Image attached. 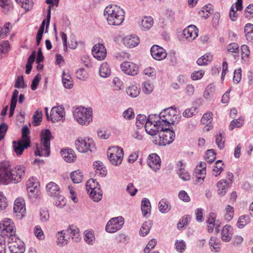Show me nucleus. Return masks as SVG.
Listing matches in <instances>:
<instances>
[{
    "label": "nucleus",
    "instance_id": "obj_1",
    "mask_svg": "<svg viewBox=\"0 0 253 253\" xmlns=\"http://www.w3.org/2000/svg\"><path fill=\"white\" fill-rule=\"evenodd\" d=\"M25 168L22 165L11 168L10 163L4 161L0 163V182L3 185L17 183L25 175Z\"/></svg>",
    "mask_w": 253,
    "mask_h": 253
},
{
    "label": "nucleus",
    "instance_id": "obj_2",
    "mask_svg": "<svg viewBox=\"0 0 253 253\" xmlns=\"http://www.w3.org/2000/svg\"><path fill=\"white\" fill-rule=\"evenodd\" d=\"M125 14L124 10L116 5H108L104 11V15L110 25H121L124 21Z\"/></svg>",
    "mask_w": 253,
    "mask_h": 253
},
{
    "label": "nucleus",
    "instance_id": "obj_3",
    "mask_svg": "<svg viewBox=\"0 0 253 253\" xmlns=\"http://www.w3.org/2000/svg\"><path fill=\"white\" fill-rule=\"evenodd\" d=\"M51 138L52 134L49 129H46L41 132V145L40 147L37 146V149L35 151V156L48 157L49 155Z\"/></svg>",
    "mask_w": 253,
    "mask_h": 253
},
{
    "label": "nucleus",
    "instance_id": "obj_4",
    "mask_svg": "<svg viewBox=\"0 0 253 253\" xmlns=\"http://www.w3.org/2000/svg\"><path fill=\"white\" fill-rule=\"evenodd\" d=\"M73 116L81 125L88 126L92 121V110L90 107H78L74 110Z\"/></svg>",
    "mask_w": 253,
    "mask_h": 253
},
{
    "label": "nucleus",
    "instance_id": "obj_5",
    "mask_svg": "<svg viewBox=\"0 0 253 253\" xmlns=\"http://www.w3.org/2000/svg\"><path fill=\"white\" fill-rule=\"evenodd\" d=\"M180 117L179 114V110L173 106L164 109L160 113L161 121L165 126H169L170 124H177Z\"/></svg>",
    "mask_w": 253,
    "mask_h": 253
},
{
    "label": "nucleus",
    "instance_id": "obj_6",
    "mask_svg": "<svg viewBox=\"0 0 253 253\" xmlns=\"http://www.w3.org/2000/svg\"><path fill=\"white\" fill-rule=\"evenodd\" d=\"M107 154L111 164L118 166L122 164L124 155L122 148L118 146L110 147L108 148Z\"/></svg>",
    "mask_w": 253,
    "mask_h": 253
},
{
    "label": "nucleus",
    "instance_id": "obj_7",
    "mask_svg": "<svg viewBox=\"0 0 253 253\" xmlns=\"http://www.w3.org/2000/svg\"><path fill=\"white\" fill-rule=\"evenodd\" d=\"M8 245L11 253H24L25 244L16 235H12L8 238Z\"/></svg>",
    "mask_w": 253,
    "mask_h": 253
},
{
    "label": "nucleus",
    "instance_id": "obj_8",
    "mask_svg": "<svg viewBox=\"0 0 253 253\" xmlns=\"http://www.w3.org/2000/svg\"><path fill=\"white\" fill-rule=\"evenodd\" d=\"M175 136V132L173 129H170L169 126H164L163 130H161L159 134V145L165 146L171 143L174 141Z\"/></svg>",
    "mask_w": 253,
    "mask_h": 253
},
{
    "label": "nucleus",
    "instance_id": "obj_9",
    "mask_svg": "<svg viewBox=\"0 0 253 253\" xmlns=\"http://www.w3.org/2000/svg\"><path fill=\"white\" fill-rule=\"evenodd\" d=\"M75 146L77 150L81 153H85L89 151L92 152L94 148L92 139L89 138H78L75 141Z\"/></svg>",
    "mask_w": 253,
    "mask_h": 253
},
{
    "label": "nucleus",
    "instance_id": "obj_10",
    "mask_svg": "<svg viewBox=\"0 0 253 253\" xmlns=\"http://www.w3.org/2000/svg\"><path fill=\"white\" fill-rule=\"evenodd\" d=\"M15 227L13 221L8 218H4L0 223V231L1 235L9 237L12 235H16Z\"/></svg>",
    "mask_w": 253,
    "mask_h": 253
},
{
    "label": "nucleus",
    "instance_id": "obj_11",
    "mask_svg": "<svg viewBox=\"0 0 253 253\" xmlns=\"http://www.w3.org/2000/svg\"><path fill=\"white\" fill-rule=\"evenodd\" d=\"M124 224V219L122 216L111 218L107 223L105 227L106 232L113 233L120 230Z\"/></svg>",
    "mask_w": 253,
    "mask_h": 253
},
{
    "label": "nucleus",
    "instance_id": "obj_12",
    "mask_svg": "<svg viewBox=\"0 0 253 253\" xmlns=\"http://www.w3.org/2000/svg\"><path fill=\"white\" fill-rule=\"evenodd\" d=\"M39 183L36 177H30L28 180L26 184L27 190L29 198L31 200H34L37 198L39 193Z\"/></svg>",
    "mask_w": 253,
    "mask_h": 253
},
{
    "label": "nucleus",
    "instance_id": "obj_13",
    "mask_svg": "<svg viewBox=\"0 0 253 253\" xmlns=\"http://www.w3.org/2000/svg\"><path fill=\"white\" fill-rule=\"evenodd\" d=\"M120 67L122 71L128 75L134 76L138 73V66L133 62H124L121 64Z\"/></svg>",
    "mask_w": 253,
    "mask_h": 253
},
{
    "label": "nucleus",
    "instance_id": "obj_14",
    "mask_svg": "<svg viewBox=\"0 0 253 253\" xmlns=\"http://www.w3.org/2000/svg\"><path fill=\"white\" fill-rule=\"evenodd\" d=\"M65 111L62 106L53 107L50 111V118L53 123L57 122L64 119Z\"/></svg>",
    "mask_w": 253,
    "mask_h": 253
},
{
    "label": "nucleus",
    "instance_id": "obj_15",
    "mask_svg": "<svg viewBox=\"0 0 253 253\" xmlns=\"http://www.w3.org/2000/svg\"><path fill=\"white\" fill-rule=\"evenodd\" d=\"M164 125L161 122L158 121L156 123L152 124L150 122H146L144 125L147 133L151 135H155L163 130Z\"/></svg>",
    "mask_w": 253,
    "mask_h": 253
},
{
    "label": "nucleus",
    "instance_id": "obj_16",
    "mask_svg": "<svg viewBox=\"0 0 253 253\" xmlns=\"http://www.w3.org/2000/svg\"><path fill=\"white\" fill-rule=\"evenodd\" d=\"M92 54L93 57L98 60H102L106 56V49L103 44L97 43L92 47Z\"/></svg>",
    "mask_w": 253,
    "mask_h": 253
},
{
    "label": "nucleus",
    "instance_id": "obj_17",
    "mask_svg": "<svg viewBox=\"0 0 253 253\" xmlns=\"http://www.w3.org/2000/svg\"><path fill=\"white\" fill-rule=\"evenodd\" d=\"M150 52L153 58L159 61L164 59L167 55L165 49L157 45H154L151 47Z\"/></svg>",
    "mask_w": 253,
    "mask_h": 253
},
{
    "label": "nucleus",
    "instance_id": "obj_18",
    "mask_svg": "<svg viewBox=\"0 0 253 253\" xmlns=\"http://www.w3.org/2000/svg\"><path fill=\"white\" fill-rule=\"evenodd\" d=\"M147 163L148 166L154 171L160 169L161 160L160 157L156 153H152L148 156Z\"/></svg>",
    "mask_w": 253,
    "mask_h": 253
},
{
    "label": "nucleus",
    "instance_id": "obj_19",
    "mask_svg": "<svg viewBox=\"0 0 253 253\" xmlns=\"http://www.w3.org/2000/svg\"><path fill=\"white\" fill-rule=\"evenodd\" d=\"M183 36L189 41H193L198 35V29L196 26L191 25L185 28L183 31Z\"/></svg>",
    "mask_w": 253,
    "mask_h": 253
},
{
    "label": "nucleus",
    "instance_id": "obj_20",
    "mask_svg": "<svg viewBox=\"0 0 253 253\" xmlns=\"http://www.w3.org/2000/svg\"><path fill=\"white\" fill-rule=\"evenodd\" d=\"M30 145V143L26 142L22 140H19L17 141H13V147L15 153L17 156L22 154L25 149L27 148Z\"/></svg>",
    "mask_w": 253,
    "mask_h": 253
},
{
    "label": "nucleus",
    "instance_id": "obj_21",
    "mask_svg": "<svg viewBox=\"0 0 253 253\" xmlns=\"http://www.w3.org/2000/svg\"><path fill=\"white\" fill-rule=\"evenodd\" d=\"M61 155L64 160L67 163H72L75 161L76 158V155L74 151L70 148H66L61 150Z\"/></svg>",
    "mask_w": 253,
    "mask_h": 253
},
{
    "label": "nucleus",
    "instance_id": "obj_22",
    "mask_svg": "<svg viewBox=\"0 0 253 253\" xmlns=\"http://www.w3.org/2000/svg\"><path fill=\"white\" fill-rule=\"evenodd\" d=\"M233 234V229L231 226L227 224L221 230V238L224 242H229Z\"/></svg>",
    "mask_w": 253,
    "mask_h": 253
},
{
    "label": "nucleus",
    "instance_id": "obj_23",
    "mask_svg": "<svg viewBox=\"0 0 253 253\" xmlns=\"http://www.w3.org/2000/svg\"><path fill=\"white\" fill-rule=\"evenodd\" d=\"M125 45L128 48L137 46L139 43V40L136 35L127 36L123 39Z\"/></svg>",
    "mask_w": 253,
    "mask_h": 253
},
{
    "label": "nucleus",
    "instance_id": "obj_24",
    "mask_svg": "<svg viewBox=\"0 0 253 253\" xmlns=\"http://www.w3.org/2000/svg\"><path fill=\"white\" fill-rule=\"evenodd\" d=\"M13 210L14 212L19 213V216L23 217L25 213L26 208L24 201L21 198H17L14 202Z\"/></svg>",
    "mask_w": 253,
    "mask_h": 253
},
{
    "label": "nucleus",
    "instance_id": "obj_25",
    "mask_svg": "<svg viewBox=\"0 0 253 253\" xmlns=\"http://www.w3.org/2000/svg\"><path fill=\"white\" fill-rule=\"evenodd\" d=\"M231 184L227 180H220L217 184V194L220 196H223L227 192V189L230 186Z\"/></svg>",
    "mask_w": 253,
    "mask_h": 253
},
{
    "label": "nucleus",
    "instance_id": "obj_26",
    "mask_svg": "<svg viewBox=\"0 0 253 253\" xmlns=\"http://www.w3.org/2000/svg\"><path fill=\"white\" fill-rule=\"evenodd\" d=\"M46 189L49 194L51 196H59V194H60L58 185L53 182L48 183L46 186Z\"/></svg>",
    "mask_w": 253,
    "mask_h": 253
},
{
    "label": "nucleus",
    "instance_id": "obj_27",
    "mask_svg": "<svg viewBox=\"0 0 253 253\" xmlns=\"http://www.w3.org/2000/svg\"><path fill=\"white\" fill-rule=\"evenodd\" d=\"M67 231L66 230H63L56 233V244L58 246L63 247L68 244V240L65 237Z\"/></svg>",
    "mask_w": 253,
    "mask_h": 253
},
{
    "label": "nucleus",
    "instance_id": "obj_28",
    "mask_svg": "<svg viewBox=\"0 0 253 253\" xmlns=\"http://www.w3.org/2000/svg\"><path fill=\"white\" fill-rule=\"evenodd\" d=\"M140 87L138 84H131L126 88L127 94L132 98L137 97L140 93Z\"/></svg>",
    "mask_w": 253,
    "mask_h": 253
},
{
    "label": "nucleus",
    "instance_id": "obj_29",
    "mask_svg": "<svg viewBox=\"0 0 253 253\" xmlns=\"http://www.w3.org/2000/svg\"><path fill=\"white\" fill-rule=\"evenodd\" d=\"M67 231V234H70V236L75 241L78 242L80 240V234L79 229L75 225H71L69 226Z\"/></svg>",
    "mask_w": 253,
    "mask_h": 253
},
{
    "label": "nucleus",
    "instance_id": "obj_30",
    "mask_svg": "<svg viewBox=\"0 0 253 253\" xmlns=\"http://www.w3.org/2000/svg\"><path fill=\"white\" fill-rule=\"evenodd\" d=\"M0 6L4 14H7L13 9V3L11 0H0Z\"/></svg>",
    "mask_w": 253,
    "mask_h": 253
},
{
    "label": "nucleus",
    "instance_id": "obj_31",
    "mask_svg": "<svg viewBox=\"0 0 253 253\" xmlns=\"http://www.w3.org/2000/svg\"><path fill=\"white\" fill-rule=\"evenodd\" d=\"M141 206L142 212L144 216L150 214L151 206L149 199L143 198L141 201Z\"/></svg>",
    "mask_w": 253,
    "mask_h": 253
},
{
    "label": "nucleus",
    "instance_id": "obj_32",
    "mask_svg": "<svg viewBox=\"0 0 253 253\" xmlns=\"http://www.w3.org/2000/svg\"><path fill=\"white\" fill-rule=\"evenodd\" d=\"M62 83L64 86L67 89H71L73 86V80L70 75L64 72L62 74Z\"/></svg>",
    "mask_w": 253,
    "mask_h": 253
},
{
    "label": "nucleus",
    "instance_id": "obj_33",
    "mask_svg": "<svg viewBox=\"0 0 253 253\" xmlns=\"http://www.w3.org/2000/svg\"><path fill=\"white\" fill-rule=\"evenodd\" d=\"M99 75L102 78H107L111 75L110 66L107 63H103L99 68Z\"/></svg>",
    "mask_w": 253,
    "mask_h": 253
},
{
    "label": "nucleus",
    "instance_id": "obj_34",
    "mask_svg": "<svg viewBox=\"0 0 253 253\" xmlns=\"http://www.w3.org/2000/svg\"><path fill=\"white\" fill-rule=\"evenodd\" d=\"M84 241L88 244L92 245L95 243V236L94 231L92 230H86L84 232Z\"/></svg>",
    "mask_w": 253,
    "mask_h": 253
},
{
    "label": "nucleus",
    "instance_id": "obj_35",
    "mask_svg": "<svg viewBox=\"0 0 253 253\" xmlns=\"http://www.w3.org/2000/svg\"><path fill=\"white\" fill-rule=\"evenodd\" d=\"M159 209L162 213H167L171 209L170 204L166 199H162L159 203Z\"/></svg>",
    "mask_w": 253,
    "mask_h": 253
},
{
    "label": "nucleus",
    "instance_id": "obj_36",
    "mask_svg": "<svg viewBox=\"0 0 253 253\" xmlns=\"http://www.w3.org/2000/svg\"><path fill=\"white\" fill-rule=\"evenodd\" d=\"M151 226L152 222L151 221L144 222L140 229L139 235L142 237L146 236L149 233Z\"/></svg>",
    "mask_w": 253,
    "mask_h": 253
},
{
    "label": "nucleus",
    "instance_id": "obj_37",
    "mask_svg": "<svg viewBox=\"0 0 253 253\" xmlns=\"http://www.w3.org/2000/svg\"><path fill=\"white\" fill-rule=\"evenodd\" d=\"M96 189H100V187L95 179H90L86 182V189L87 192L95 190Z\"/></svg>",
    "mask_w": 253,
    "mask_h": 253
},
{
    "label": "nucleus",
    "instance_id": "obj_38",
    "mask_svg": "<svg viewBox=\"0 0 253 253\" xmlns=\"http://www.w3.org/2000/svg\"><path fill=\"white\" fill-rule=\"evenodd\" d=\"M212 59V56L211 53H206L197 60V63L200 66L206 65L208 62L211 61Z\"/></svg>",
    "mask_w": 253,
    "mask_h": 253
},
{
    "label": "nucleus",
    "instance_id": "obj_39",
    "mask_svg": "<svg viewBox=\"0 0 253 253\" xmlns=\"http://www.w3.org/2000/svg\"><path fill=\"white\" fill-rule=\"evenodd\" d=\"M209 245L212 252H218L219 251L220 243L216 238L214 237H211L209 241Z\"/></svg>",
    "mask_w": 253,
    "mask_h": 253
},
{
    "label": "nucleus",
    "instance_id": "obj_40",
    "mask_svg": "<svg viewBox=\"0 0 253 253\" xmlns=\"http://www.w3.org/2000/svg\"><path fill=\"white\" fill-rule=\"evenodd\" d=\"M89 196L93 201L98 202L102 198V192L100 189H96L95 190L88 192Z\"/></svg>",
    "mask_w": 253,
    "mask_h": 253
},
{
    "label": "nucleus",
    "instance_id": "obj_41",
    "mask_svg": "<svg viewBox=\"0 0 253 253\" xmlns=\"http://www.w3.org/2000/svg\"><path fill=\"white\" fill-rule=\"evenodd\" d=\"M153 19L151 16L145 17L141 21L142 28L144 30L150 29L153 25Z\"/></svg>",
    "mask_w": 253,
    "mask_h": 253
},
{
    "label": "nucleus",
    "instance_id": "obj_42",
    "mask_svg": "<svg viewBox=\"0 0 253 253\" xmlns=\"http://www.w3.org/2000/svg\"><path fill=\"white\" fill-rule=\"evenodd\" d=\"M244 119L243 117H240L237 119L232 120L229 125V129L230 130H233L235 128L241 127L244 124Z\"/></svg>",
    "mask_w": 253,
    "mask_h": 253
},
{
    "label": "nucleus",
    "instance_id": "obj_43",
    "mask_svg": "<svg viewBox=\"0 0 253 253\" xmlns=\"http://www.w3.org/2000/svg\"><path fill=\"white\" fill-rule=\"evenodd\" d=\"M206 172V169H200L199 167H196L194 170V174L198 179V182L200 183H203L205 177V175Z\"/></svg>",
    "mask_w": 253,
    "mask_h": 253
},
{
    "label": "nucleus",
    "instance_id": "obj_44",
    "mask_svg": "<svg viewBox=\"0 0 253 253\" xmlns=\"http://www.w3.org/2000/svg\"><path fill=\"white\" fill-rule=\"evenodd\" d=\"M250 222V218L249 215H241L238 219L237 226L239 228L242 229Z\"/></svg>",
    "mask_w": 253,
    "mask_h": 253
},
{
    "label": "nucleus",
    "instance_id": "obj_45",
    "mask_svg": "<svg viewBox=\"0 0 253 253\" xmlns=\"http://www.w3.org/2000/svg\"><path fill=\"white\" fill-rule=\"evenodd\" d=\"M71 178L74 183H79L83 180V175L80 170H76L71 173Z\"/></svg>",
    "mask_w": 253,
    "mask_h": 253
},
{
    "label": "nucleus",
    "instance_id": "obj_46",
    "mask_svg": "<svg viewBox=\"0 0 253 253\" xmlns=\"http://www.w3.org/2000/svg\"><path fill=\"white\" fill-rule=\"evenodd\" d=\"M215 91V86L211 84L208 85L204 92V97L206 99H209L212 97Z\"/></svg>",
    "mask_w": 253,
    "mask_h": 253
},
{
    "label": "nucleus",
    "instance_id": "obj_47",
    "mask_svg": "<svg viewBox=\"0 0 253 253\" xmlns=\"http://www.w3.org/2000/svg\"><path fill=\"white\" fill-rule=\"evenodd\" d=\"M93 167L96 169V172L98 173V171H100V174L102 176H105L106 174V171L105 170V167H104L103 163L99 161H95L93 163Z\"/></svg>",
    "mask_w": 253,
    "mask_h": 253
},
{
    "label": "nucleus",
    "instance_id": "obj_48",
    "mask_svg": "<svg viewBox=\"0 0 253 253\" xmlns=\"http://www.w3.org/2000/svg\"><path fill=\"white\" fill-rule=\"evenodd\" d=\"M213 114L211 112H207L205 113L201 118V122L203 124H205L207 126L211 124L212 121Z\"/></svg>",
    "mask_w": 253,
    "mask_h": 253
},
{
    "label": "nucleus",
    "instance_id": "obj_49",
    "mask_svg": "<svg viewBox=\"0 0 253 253\" xmlns=\"http://www.w3.org/2000/svg\"><path fill=\"white\" fill-rule=\"evenodd\" d=\"M146 121L147 119L145 115L142 114L138 115L136 118V126L137 128H141L144 125H145Z\"/></svg>",
    "mask_w": 253,
    "mask_h": 253
},
{
    "label": "nucleus",
    "instance_id": "obj_50",
    "mask_svg": "<svg viewBox=\"0 0 253 253\" xmlns=\"http://www.w3.org/2000/svg\"><path fill=\"white\" fill-rule=\"evenodd\" d=\"M226 213L224 215V218L227 221H230L234 216V208L229 205H227L225 208Z\"/></svg>",
    "mask_w": 253,
    "mask_h": 253
},
{
    "label": "nucleus",
    "instance_id": "obj_51",
    "mask_svg": "<svg viewBox=\"0 0 253 253\" xmlns=\"http://www.w3.org/2000/svg\"><path fill=\"white\" fill-rule=\"evenodd\" d=\"M54 197L55 198V205L56 207L59 208H62L66 205V200L63 196L60 195V194H59V196Z\"/></svg>",
    "mask_w": 253,
    "mask_h": 253
},
{
    "label": "nucleus",
    "instance_id": "obj_52",
    "mask_svg": "<svg viewBox=\"0 0 253 253\" xmlns=\"http://www.w3.org/2000/svg\"><path fill=\"white\" fill-rule=\"evenodd\" d=\"M242 59L246 61L250 56V50L249 47L246 44H243L241 46Z\"/></svg>",
    "mask_w": 253,
    "mask_h": 253
},
{
    "label": "nucleus",
    "instance_id": "obj_53",
    "mask_svg": "<svg viewBox=\"0 0 253 253\" xmlns=\"http://www.w3.org/2000/svg\"><path fill=\"white\" fill-rule=\"evenodd\" d=\"M216 153L213 149H210L207 151L206 159L207 162L211 164L215 159Z\"/></svg>",
    "mask_w": 253,
    "mask_h": 253
},
{
    "label": "nucleus",
    "instance_id": "obj_54",
    "mask_svg": "<svg viewBox=\"0 0 253 253\" xmlns=\"http://www.w3.org/2000/svg\"><path fill=\"white\" fill-rule=\"evenodd\" d=\"M30 130L27 126H24L22 128V139L26 142L30 143V136H29Z\"/></svg>",
    "mask_w": 253,
    "mask_h": 253
},
{
    "label": "nucleus",
    "instance_id": "obj_55",
    "mask_svg": "<svg viewBox=\"0 0 253 253\" xmlns=\"http://www.w3.org/2000/svg\"><path fill=\"white\" fill-rule=\"evenodd\" d=\"M19 2L21 3V7L24 8L26 11H29L33 7L32 0H20Z\"/></svg>",
    "mask_w": 253,
    "mask_h": 253
},
{
    "label": "nucleus",
    "instance_id": "obj_56",
    "mask_svg": "<svg viewBox=\"0 0 253 253\" xmlns=\"http://www.w3.org/2000/svg\"><path fill=\"white\" fill-rule=\"evenodd\" d=\"M123 117L126 120H131L134 118V112L131 108H128L123 113Z\"/></svg>",
    "mask_w": 253,
    "mask_h": 253
},
{
    "label": "nucleus",
    "instance_id": "obj_57",
    "mask_svg": "<svg viewBox=\"0 0 253 253\" xmlns=\"http://www.w3.org/2000/svg\"><path fill=\"white\" fill-rule=\"evenodd\" d=\"M215 142L219 149L222 150L224 148L225 140H223L221 133L215 136Z\"/></svg>",
    "mask_w": 253,
    "mask_h": 253
},
{
    "label": "nucleus",
    "instance_id": "obj_58",
    "mask_svg": "<svg viewBox=\"0 0 253 253\" xmlns=\"http://www.w3.org/2000/svg\"><path fill=\"white\" fill-rule=\"evenodd\" d=\"M176 250L180 253H183L186 249V244L183 240L178 241L176 240L175 243Z\"/></svg>",
    "mask_w": 253,
    "mask_h": 253
},
{
    "label": "nucleus",
    "instance_id": "obj_59",
    "mask_svg": "<svg viewBox=\"0 0 253 253\" xmlns=\"http://www.w3.org/2000/svg\"><path fill=\"white\" fill-rule=\"evenodd\" d=\"M228 51L238 54L240 51L239 46L237 43L233 42L229 44L227 46Z\"/></svg>",
    "mask_w": 253,
    "mask_h": 253
},
{
    "label": "nucleus",
    "instance_id": "obj_60",
    "mask_svg": "<svg viewBox=\"0 0 253 253\" xmlns=\"http://www.w3.org/2000/svg\"><path fill=\"white\" fill-rule=\"evenodd\" d=\"M197 109L196 107L187 109L183 112V116L185 118L191 117L197 112Z\"/></svg>",
    "mask_w": 253,
    "mask_h": 253
},
{
    "label": "nucleus",
    "instance_id": "obj_61",
    "mask_svg": "<svg viewBox=\"0 0 253 253\" xmlns=\"http://www.w3.org/2000/svg\"><path fill=\"white\" fill-rule=\"evenodd\" d=\"M10 50V45L9 42L6 41L0 44V50L1 53H7Z\"/></svg>",
    "mask_w": 253,
    "mask_h": 253
},
{
    "label": "nucleus",
    "instance_id": "obj_62",
    "mask_svg": "<svg viewBox=\"0 0 253 253\" xmlns=\"http://www.w3.org/2000/svg\"><path fill=\"white\" fill-rule=\"evenodd\" d=\"M222 162L221 160H218L215 163V166L213 169V171L215 173V176L219 175L223 170L222 166L223 164L222 163Z\"/></svg>",
    "mask_w": 253,
    "mask_h": 253
},
{
    "label": "nucleus",
    "instance_id": "obj_63",
    "mask_svg": "<svg viewBox=\"0 0 253 253\" xmlns=\"http://www.w3.org/2000/svg\"><path fill=\"white\" fill-rule=\"evenodd\" d=\"M14 86L17 88H24L27 86L24 83V78L22 76H18L17 78Z\"/></svg>",
    "mask_w": 253,
    "mask_h": 253
},
{
    "label": "nucleus",
    "instance_id": "obj_64",
    "mask_svg": "<svg viewBox=\"0 0 253 253\" xmlns=\"http://www.w3.org/2000/svg\"><path fill=\"white\" fill-rule=\"evenodd\" d=\"M204 73L203 70L195 71L191 74V78L194 81L200 80L203 78Z\"/></svg>",
    "mask_w": 253,
    "mask_h": 253
}]
</instances>
